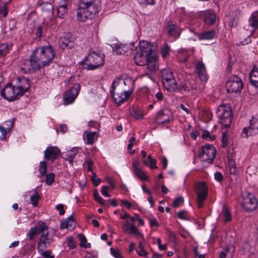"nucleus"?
I'll return each instance as SVG.
<instances>
[{
	"label": "nucleus",
	"mask_w": 258,
	"mask_h": 258,
	"mask_svg": "<svg viewBox=\"0 0 258 258\" xmlns=\"http://www.w3.org/2000/svg\"><path fill=\"white\" fill-rule=\"evenodd\" d=\"M184 202V199L182 197H178L173 202L172 205L174 208H178Z\"/></svg>",
	"instance_id": "nucleus-47"
},
{
	"label": "nucleus",
	"mask_w": 258,
	"mask_h": 258,
	"mask_svg": "<svg viewBox=\"0 0 258 258\" xmlns=\"http://www.w3.org/2000/svg\"><path fill=\"white\" fill-rule=\"evenodd\" d=\"M42 27L41 26H39L37 27L35 31V34L37 37H40L42 35Z\"/></svg>",
	"instance_id": "nucleus-60"
},
{
	"label": "nucleus",
	"mask_w": 258,
	"mask_h": 258,
	"mask_svg": "<svg viewBox=\"0 0 258 258\" xmlns=\"http://www.w3.org/2000/svg\"><path fill=\"white\" fill-rule=\"evenodd\" d=\"M249 25L254 30L258 29V13H253L248 20Z\"/></svg>",
	"instance_id": "nucleus-32"
},
{
	"label": "nucleus",
	"mask_w": 258,
	"mask_h": 258,
	"mask_svg": "<svg viewBox=\"0 0 258 258\" xmlns=\"http://www.w3.org/2000/svg\"><path fill=\"white\" fill-rule=\"evenodd\" d=\"M57 16L60 18H63L68 12V2L66 0L61 2L57 8Z\"/></svg>",
	"instance_id": "nucleus-28"
},
{
	"label": "nucleus",
	"mask_w": 258,
	"mask_h": 258,
	"mask_svg": "<svg viewBox=\"0 0 258 258\" xmlns=\"http://www.w3.org/2000/svg\"><path fill=\"white\" fill-rule=\"evenodd\" d=\"M64 206L62 204L57 205L56 207V209L57 210L59 211V214L60 215H63L65 211L63 210Z\"/></svg>",
	"instance_id": "nucleus-58"
},
{
	"label": "nucleus",
	"mask_w": 258,
	"mask_h": 258,
	"mask_svg": "<svg viewBox=\"0 0 258 258\" xmlns=\"http://www.w3.org/2000/svg\"><path fill=\"white\" fill-rule=\"evenodd\" d=\"M249 79L251 84L258 87V68H254L249 74Z\"/></svg>",
	"instance_id": "nucleus-30"
},
{
	"label": "nucleus",
	"mask_w": 258,
	"mask_h": 258,
	"mask_svg": "<svg viewBox=\"0 0 258 258\" xmlns=\"http://www.w3.org/2000/svg\"><path fill=\"white\" fill-rule=\"evenodd\" d=\"M249 124L248 127H245L243 129L242 136L244 137L247 138L258 133V117H252L249 120Z\"/></svg>",
	"instance_id": "nucleus-11"
},
{
	"label": "nucleus",
	"mask_w": 258,
	"mask_h": 258,
	"mask_svg": "<svg viewBox=\"0 0 258 258\" xmlns=\"http://www.w3.org/2000/svg\"><path fill=\"white\" fill-rule=\"evenodd\" d=\"M153 51L150 47H145L141 45L139 50L138 51L134 56L135 63L139 66H144L145 63L148 58L149 55H151Z\"/></svg>",
	"instance_id": "nucleus-9"
},
{
	"label": "nucleus",
	"mask_w": 258,
	"mask_h": 258,
	"mask_svg": "<svg viewBox=\"0 0 258 258\" xmlns=\"http://www.w3.org/2000/svg\"><path fill=\"white\" fill-rule=\"evenodd\" d=\"M166 29L169 35L174 38H177L179 35V30L177 26L176 22L174 21H168L167 23Z\"/></svg>",
	"instance_id": "nucleus-20"
},
{
	"label": "nucleus",
	"mask_w": 258,
	"mask_h": 258,
	"mask_svg": "<svg viewBox=\"0 0 258 258\" xmlns=\"http://www.w3.org/2000/svg\"><path fill=\"white\" fill-rule=\"evenodd\" d=\"M85 135L86 137L87 144L89 145L93 144L98 137L97 133L95 132H85L84 136Z\"/></svg>",
	"instance_id": "nucleus-29"
},
{
	"label": "nucleus",
	"mask_w": 258,
	"mask_h": 258,
	"mask_svg": "<svg viewBox=\"0 0 258 258\" xmlns=\"http://www.w3.org/2000/svg\"><path fill=\"white\" fill-rule=\"evenodd\" d=\"M216 153V150L213 146L206 145L202 148L199 157L202 162L211 164L215 158Z\"/></svg>",
	"instance_id": "nucleus-6"
},
{
	"label": "nucleus",
	"mask_w": 258,
	"mask_h": 258,
	"mask_svg": "<svg viewBox=\"0 0 258 258\" xmlns=\"http://www.w3.org/2000/svg\"><path fill=\"white\" fill-rule=\"evenodd\" d=\"M48 229L46 223L44 222L39 221L36 225L31 227L27 233V236L30 240H32L34 237L38 233H41Z\"/></svg>",
	"instance_id": "nucleus-13"
},
{
	"label": "nucleus",
	"mask_w": 258,
	"mask_h": 258,
	"mask_svg": "<svg viewBox=\"0 0 258 258\" xmlns=\"http://www.w3.org/2000/svg\"><path fill=\"white\" fill-rule=\"evenodd\" d=\"M20 90L17 86H13L10 84L5 86L1 91V95L9 101L15 100L20 96Z\"/></svg>",
	"instance_id": "nucleus-8"
},
{
	"label": "nucleus",
	"mask_w": 258,
	"mask_h": 258,
	"mask_svg": "<svg viewBox=\"0 0 258 258\" xmlns=\"http://www.w3.org/2000/svg\"><path fill=\"white\" fill-rule=\"evenodd\" d=\"M78 237L80 240V246L84 248H89L91 246L90 243H87V239L83 234H79Z\"/></svg>",
	"instance_id": "nucleus-41"
},
{
	"label": "nucleus",
	"mask_w": 258,
	"mask_h": 258,
	"mask_svg": "<svg viewBox=\"0 0 258 258\" xmlns=\"http://www.w3.org/2000/svg\"><path fill=\"white\" fill-rule=\"evenodd\" d=\"M80 89V86L79 84H75L70 90L66 92L63 95L64 104H70L72 103L76 98Z\"/></svg>",
	"instance_id": "nucleus-12"
},
{
	"label": "nucleus",
	"mask_w": 258,
	"mask_h": 258,
	"mask_svg": "<svg viewBox=\"0 0 258 258\" xmlns=\"http://www.w3.org/2000/svg\"><path fill=\"white\" fill-rule=\"evenodd\" d=\"M199 16L204 17V22L208 25H213L216 18L215 14L209 11H201L199 13Z\"/></svg>",
	"instance_id": "nucleus-21"
},
{
	"label": "nucleus",
	"mask_w": 258,
	"mask_h": 258,
	"mask_svg": "<svg viewBox=\"0 0 258 258\" xmlns=\"http://www.w3.org/2000/svg\"><path fill=\"white\" fill-rule=\"evenodd\" d=\"M40 199V197L36 191H34V194L30 198V202L34 206H36L38 204V202Z\"/></svg>",
	"instance_id": "nucleus-44"
},
{
	"label": "nucleus",
	"mask_w": 258,
	"mask_h": 258,
	"mask_svg": "<svg viewBox=\"0 0 258 258\" xmlns=\"http://www.w3.org/2000/svg\"><path fill=\"white\" fill-rule=\"evenodd\" d=\"M54 180V174L49 173L46 175V183L47 185H51Z\"/></svg>",
	"instance_id": "nucleus-49"
},
{
	"label": "nucleus",
	"mask_w": 258,
	"mask_h": 258,
	"mask_svg": "<svg viewBox=\"0 0 258 258\" xmlns=\"http://www.w3.org/2000/svg\"><path fill=\"white\" fill-rule=\"evenodd\" d=\"M135 174L141 180H147L148 176L138 167V163L136 161L134 162L132 164Z\"/></svg>",
	"instance_id": "nucleus-25"
},
{
	"label": "nucleus",
	"mask_w": 258,
	"mask_h": 258,
	"mask_svg": "<svg viewBox=\"0 0 258 258\" xmlns=\"http://www.w3.org/2000/svg\"><path fill=\"white\" fill-rule=\"evenodd\" d=\"M60 151L55 146H51L47 148L44 151V157L48 160H55L59 156Z\"/></svg>",
	"instance_id": "nucleus-19"
},
{
	"label": "nucleus",
	"mask_w": 258,
	"mask_h": 258,
	"mask_svg": "<svg viewBox=\"0 0 258 258\" xmlns=\"http://www.w3.org/2000/svg\"><path fill=\"white\" fill-rule=\"evenodd\" d=\"M105 62L104 55H101L98 52L95 51L91 52L84 60L81 61L83 68L88 70H94L102 66Z\"/></svg>",
	"instance_id": "nucleus-3"
},
{
	"label": "nucleus",
	"mask_w": 258,
	"mask_h": 258,
	"mask_svg": "<svg viewBox=\"0 0 258 258\" xmlns=\"http://www.w3.org/2000/svg\"><path fill=\"white\" fill-rule=\"evenodd\" d=\"M215 178L218 181H221L223 179V176L220 172H216L214 174Z\"/></svg>",
	"instance_id": "nucleus-56"
},
{
	"label": "nucleus",
	"mask_w": 258,
	"mask_h": 258,
	"mask_svg": "<svg viewBox=\"0 0 258 258\" xmlns=\"http://www.w3.org/2000/svg\"><path fill=\"white\" fill-rule=\"evenodd\" d=\"M169 50L170 48L167 44L163 45L161 50V53L163 58H165L168 56Z\"/></svg>",
	"instance_id": "nucleus-46"
},
{
	"label": "nucleus",
	"mask_w": 258,
	"mask_h": 258,
	"mask_svg": "<svg viewBox=\"0 0 258 258\" xmlns=\"http://www.w3.org/2000/svg\"><path fill=\"white\" fill-rule=\"evenodd\" d=\"M95 0H80L79 6L81 8H86L90 10H97L95 8Z\"/></svg>",
	"instance_id": "nucleus-31"
},
{
	"label": "nucleus",
	"mask_w": 258,
	"mask_h": 258,
	"mask_svg": "<svg viewBox=\"0 0 258 258\" xmlns=\"http://www.w3.org/2000/svg\"><path fill=\"white\" fill-rule=\"evenodd\" d=\"M97 12V10H90L86 8H81L79 6L77 13V19L80 22H85L91 17L92 14H95Z\"/></svg>",
	"instance_id": "nucleus-14"
},
{
	"label": "nucleus",
	"mask_w": 258,
	"mask_h": 258,
	"mask_svg": "<svg viewBox=\"0 0 258 258\" xmlns=\"http://www.w3.org/2000/svg\"><path fill=\"white\" fill-rule=\"evenodd\" d=\"M55 57V52L50 45L39 47L35 49L30 57L28 71L39 70L49 66Z\"/></svg>",
	"instance_id": "nucleus-2"
},
{
	"label": "nucleus",
	"mask_w": 258,
	"mask_h": 258,
	"mask_svg": "<svg viewBox=\"0 0 258 258\" xmlns=\"http://www.w3.org/2000/svg\"><path fill=\"white\" fill-rule=\"evenodd\" d=\"M216 114L219 119V121L223 127H229L232 120L230 108L224 106H220L217 108Z\"/></svg>",
	"instance_id": "nucleus-5"
},
{
	"label": "nucleus",
	"mask_w": 258,
	"mask_h": 258,
	"mask_svg": "<svg viewBox=\"0 0 258 258\" xmlns=\"http://www.w3.org/2000/svg\"><path fill=\"white\" fill-rule=\"evenodd\" d=\"M60 47L63 49H71L74 47V43L67 37H61L59 41Z\"/></svg>",
	"instance_id": "nucleus-27"
},
{
	"label": "nucleus",
	"mask_w": 258,
	"mask_h": 258,
	"mask_svg": "<svg viewBox=\"0 0 258 258\" xmlns=\"http://www.w3.org/2000/svg\"><path fill=\"white\" fill-rule=\"evenodd\" d=\"M78 148H74L72 150L68 151L65 153L64 156H68L70 157L75 158L76 155L78 153Z\"/></svg>",
	"instance_id": "nucleus-48"
},
{
	"label": "nucleus",
	"mask_w": 258,
	"mask_h": 258,
	"mask_svg": "<svg viewBox=\"0 0 258 258\" xmlns=\"http://www.w3.org/2000/svg\"><path fill=\"white\" fill-rule=\"evenodd\" d=\"M196 69L200 80L202 81H207L208 77L204 64L202 62H198L196 64Z\"/></svg>",
	"instance_id": "nucleus-22"
},
{
	"label": "nucleus",
	"mask_w": 258,
	"mask_h": 258,
	"mask_svg": "<svg viewBox=\"0 0 258 258\" xmlns=\"http://www.w3.org/2000/svg\"><path fill=\"white\" fill-rule=\"evenodd\" d=\"M171 116L167 110H160L156 114L155 121L159 124H163L170 121Z\"/></svg>",
	"instance_id": "nucleus-18"
},
{
	"label": "nucleus",
	"mask_w": 258,
	"mask_h": 258,
	"mask_svg": "<svg viewBox=\"0 0 258 258\" xmlns=\"http://www.w3.org/2000/svg\"><path fill=\"white\" fill-rule=\"evenodd\" d=\"M54 0H49V2H47L46 3H43L42 6H44V5H46L47 8V10L48 11H51L53 9V6L51 4L52 3L54 2Z\"/></svg>",
	"instance_id": "nucleus-57"
},
{
	"label": "nucleus",
	"mask_w": 258,
	"mask_h": 258,
	"mask_svg": "<svg viewBox=\"0 0 258 258\" xmlns=\"http://www.w3.org/2000/svg\"><path fill=\"white\" fill-rule=\"evenodd\" d=\"M86 163L87 164V170L89 171H92L93 162L91 160H88L86 161Z\"/></svg>",
	"instance_id": "nucleus-63"
},
{
	"label": "nucleus",
	"mask_w": 258,
	"mask_h": 258,
	"mask_svg": "<svg viewBox=\"0 0 258 258\" xmlns=\"http://www.w3.org/2000/svg\"><path fill=\"white\" fill-rule=\"evenodd\" d=\"M110 251L111 254L115 258H122L121 252L118 249H114L113 248H111Z\"/></svg>",
	"instance_id": "nucleus-52"
},
{
	"label": "nucleus",
	"mask_w": 258,
	"mask_h": 258,
	"mask_svg": "<svg viewBox=\"0 0 258 258\" xmlns=\"http://www.w3.org/2000/svg\"><path fill=\"white\" fill-rule=\"evenodd\" d=\"M46 248H38V252L44 258H54V255L51 254L50 250H44Z\"/></svg>",
	"instance_id": "nucleus-37"
},
{
	"label": "nucleus",
	"mask_w": 258,
	"mask_h": 258,
	"mask_svg": "<svg viewBox=\"0 0 258 258\" xmlns=\"http://www.w3.org/2000/svg\"><path fill=\"white\" fill-rule=\"evenodd\" d=\"M106 180L108 182L110 187L113 188H114V182L113 179L110 177H107L106 178Z\"/></svg>",
	"instance_id": "nucleus-62"
},
{
	"label": "nucleus",
	"mask_w": 258,
	"mask_h": 258,
	"mask_svg": "<svg viewBox=\"0 0 258 258\" xmlns=\"http://www.w3.org/2000/svg\"><path fill=\"white\" fill-rule=\"evenodd\" d=\"M135 80L126 76L124 78H117L112 85L111 94L118 105L122 104L133 93Z\"/></svg>",
	"instance_id": "nucleus-1"
},
{
	"label": "nucleus",
	"mask_w": 258,
	"mask_h": 258,
	"mask_svg": "<svg viewBox=\"0 0 258 258\" xmlns=\"http://www.w3.org/2000/svg\"><path fill=\"white\" fill-rule=\"evenodd\" d=\"M177 216L178 218L182 219V220H188V218H187V212L185 210H182L181 211H179L177 214Z\"/></svg>",
	"instance_id": "nucleus-50"
},
{
	"label": "nucleus",
	"mask_w": 258,
	"mask_h": 258,
	"mask_svg": "<svg viewBox=\"0 0 258 258\" xmlns=\"http://www.w3.org/2000/svg\"><path fill=\"white\" fill-rule=\"evenodd\" d=\"M47 164L44 161H41L40 163L39 171L41 176H44L46 172Z\"/></svg>",
	"instance_id": "nucleus-45"
},
{
	"label": "nucleus",
	"mask_w": 258,
	"mask_h": 258,
	"mask_svg": "<svg viewBox=\"0 0 258 258\" xmlns=\"http://www.w3.org/2000/svg\"><path fill=\"white\" fill-rule=\"evenodd\" d=\"M226 86L227 92L237 94L240 93L243 88V83L240 77L232 75L227 80Z\"/></svg>",
	"instance_id": "nucleus-4"
},
{
	"label": "nucleus",
	"mask_w": 258,
	"mask_h": 258,
	"mask_svg": "<svg viewBox=\"0 0 258 258\" xmlns=\"http://www.w3.org/2000/svg\"><path fill=\"white\" fill-rule=\"evenodd\" d=\"M0 13L3 15L5 17L8 14L7 3H5L4 5L0 8Z\"/></svg>",
	"instance_id": "nucleus-54"
},
{
	"label": "nucleus",
	"mask_w": 258,
	"mask_h": 258,
	"mask_svg": "<svg viewBox=\"0 0 258 258\" xmlns=\"http://www.w3.org/2000/svg\"><path fill=\"white\" fill-rule=\"evenodd\" d=\"M93 196L95 200L102 206H106L104 200L99 196L98 190L95 189L93 191Z\"/></svg>",
	"instance_id": "nucleus-40"
},
{
	"label": "nucleus",
	"mask_w": 258,
	"mask_h": 258,
	"mask_svg": "<svg viewBox=\"0 0 258 258\" xmlns=\"http://www.w3.org/2000/svg\"><path fill=\"white\" fill-rule=\"evenodd\" d=\"M123 48H126V45L123 44L116 45L113 51L117 54H122L126 52V50H123Z\"/></svg>",
	"instance_id": "nucleus-43"
},
{
	"label": "nucleus",
	"mask_w": 258,
	"mask_h": 258,
	"mask_svg": "<svg viewBox=\"0 0 258 258\" xmlns=\"http://www.w3.org/2000/svg\"><path fill=\"white\" fill-rule=\"evenodd\" d=\"M216 36V31L214 30L202 33L199 37L200 40H211Z\"/></svg>",
	"instance_id": "nucleus-33"
},
{
	"label": "nucleus",
	"mask_w": 258,
	"mask_h": 258,
	"mask_svg": "<svg viewBox=\"0 0 258 258\" xmlns=\"http://www.w3.org/2000/svg\"><path fill=\"white\" fill-rule=\"evenodd\" d=\"M222 216L224 217V222H228L232 220V216L228 209L225 206H223V210L221 213Z\"/></svg>",
	"instance_id": "nucleus-36"
},
{
	"label": "nucleus",
	"mask_w": 258,
	"mask_h": 258,
	"mask_svg": "<svg viewBox=\"0 0 258 258\" xmlns=\"http://www.w3.org/2000/svg\"><path fill=\"white\" fill-rule=\"evenodd\" d=\"M242 206L246 212L254 210L257 207V201L254 196L252 194L247 193V195L243 198Z\"/></svg>",
	"instance_id": "nucleus-10"
},
{
	"label": "nucleus",
	"mask_w": 258,
	"mask_h": 258,
	"mask_svg": "<svg viewBox=\"0 0 258 258\" xmlns=\"http://www.w3.org/2000/svg\"><path fill=\"white\" fill-rule=\"evenodd\" d=\"M11 48L8 43L4 42L0 44V57L5 56L9 52Z\"/></svg>",
	"instance_id": "nucleus-34"
},
{
	"label": "nucleus",
	"mask_w": 258,
	"mask_h": 258,
	"mask_svg": "<svg viewBox=\"0 0 258 258\" xmlns=\"http://www.w3.org/2000/svg\"><path fill=\"white\" fill-rule=\"evenodd\" d=\"M67 245L70 249H74L76 247V243L72 237H67Z\"/></svg>",
	"instance_id": "nucleus-53"
},
{
	"label": "nucleus",
	"mask_w": 258,
	"mask_h": 258,
	"mask_svg": "<svg viewBox=\"0 0 258 258\" xmlns=\"http://www.w3.org/2000/svg\"><path fill=\"white\" fill-rule=\"evenodd\" d=\"M109 188V186H103L101 190V194L104 197H109L110 195L108 194L107 191Z\"/></svg>",
	"instance_id": "nucleus-55"
},
{
	"label": "nucleus",
	"mask_w": 258,
	"mask_h": 258,
	"mask_svg": "<svg viewBox=\"0 0 258 258\" xmlns=\"http://www.w3.org/2000/svg\"><path fill=\"white\" fill-rule=\"evenodd\" d=\"M162 82L164 81L170 80L174 78L172 72L168 69H163L162 71Z\"/></svg>",
	"instance_id": "nucleus-35"
},
{
	"label": "nucleus",
	"mask_w": 258,
	"mask_h": 258,
	"mask_svg": "<svg viewBox=\"0 0 258 258\" xmlns=\"http://www.w3.org/2000/svg\"><path fill=\"white\" fill-rule=\"evenodd\" d=\"M222 142L223 147H226L227 144V137L226 133L222 134Z\"/></svg>",
	"instance_id": "nucleus-59"
},
{
	"label": "nucleus",
	"mask_w": 258,
	"mask_h": 258,
	"mask_svg": "<svg viewBox=\"0 0 258 258\" xmlns=\"http://www.w3.org/2000/svg\"><path fill=\"white\" fill-rule=\"evenodd\" d=\"M195 254L198 258H205V255L200 254L198 252V248L197 247H195L194 249Z\"/></svg>",
	"instance_id": "nucleus-64"
},
{
	"label": "nucleus",
	"mask_w": 258,
	"mask_h": 258,
	"mask_svg": "<svg viewBox=\"0 0 258 258\" xmlns=\"http://www.w3.org/2000/svg\"><path fill=\"white\" fill-rule=\"evenodd\" d=\"M238 24V18L237 17H230V20L229 21V24L233 27H236Z\"/></svg>",
	"instance_id": "nucleus-51"
},
{
	"label": "nucleus",
	"mask_w": 258,
	"mask_h": 258,
	"mask_svg": "<svg viewBox=\"0 0 258 258\" xmlns=\"http://www.w3.org/2000/svg\"><path fill=\"white\" fill-rule=\"evenodd\" d=\"M149 222L151 227L155 226L158 227L159 226L157 221L154 218L150 219Z\"/></svg>",
	"instance_id": "nucleus-61"
},
{
	"label": "nucleus",
	"mask_w": 258,
	"mask_h": 258,
	"mask_svg": "<svg viewBox=\"0 0 258 258\" xmlns=\"http://www.w3.org/2000/svg\"><path fill=\"white\" fill-rule=\"evenodd\" d=\"M21 85L17 86L20 90V96H22L23 94L28 91L30 87V83L29 80L27 78H23L21 80Z\"/></svg>",
	"instance_id": "nucleus-26"
},
{
	"label": "nucleus",
	"mask_w": 258,
	"mask_h": 258,
	"mask_svg": "<svg viewBox=\"0 0 258 258\" xmlns=\"http://www.w3.org/2000/svg\"><path fill=\"white\" fill-rule=\"evenodd\" d=\"M228 164L229 167V171L231 174H235L236 172V167L235 163L231 157H228Z\"/></svg>",
	"instance_id": "nucleus-42"
},
{
	"label": "nucleus",
	"mask_w": 258,
	"mask_h": 258,
	"mask_svg": "<svg viewBox=\"0 0 258 258\" xmlns=\"http://www.w3.org/2000/svg\"><path fill=\"white\" fill-rule=\"evenodd\" d=\"M14 119L7 120L0 124V131L2 136H0V139L4 140L9 137L10 131L14 126Z\"/></svg>",
	"instance_id": "nucleus-15"
},
{
	"label": "nucleus",
	"mask_w": 258,
	"mask_h": 258,
	"mask_svg": "<svg viewBox=\"0 0 258 258\" xmlns=\"http://www.w3.org/2000/svg\"><path fill=\"white\" fill-rule=\"evenodd\" d=\"M163 85L167 90L170 92H175L178 90V87L175 78L166 81H164Z\"/></svg>",
	"instance_id": "nucleus-24"
},
{
	"label": "nucleus",
	"mask_w": 258,
	"mask_h": 258,
	"mask_svg": "<svg viewBox=\"0 0 258 258\" xmlns=\"http://www.w3.org/2000/svg\"><path fill=\"white\" fill-rule=\"evenodd\" d=\"M144 66H146L149 72H154L158 69L159 66L157 62V57L153 52L151 55H149Z\"/></svg>",
	"instance_id": "nucleus-17"
},
{
	"label": "nucleus",
	"mask_w": 258,
	"mask_h": 258,
	"mask_svg": "<svg viewBox=\"0 0 258 258\" xmlns=\"http://www.w3.org/2000/svg\"><path fill=\"white\" fill-rule=\"evenodd\" d=\"M53 241V236L49 234L48 232H41V235L38 244V248H47L50 245Z\"/></svg>",
	"instance_id": "nucleus-16"
},
{
	"label": "nucleus",
	"mask_w": 258,
	"mask_h": 258,
	"mask_svg": "<svg viewBox=\"0 0 258 258\" xmlns=\"http://www.w3.org/2000/svg\"><path fill=\"white\" fill-rule=\"evenodd\" d=\"M193 89V86L191 85L189 82L185 81L181 83L179 88H178V90L179 89L181 91L188 92L191 89Z\"/></svg>",
	"instance_id": "nucleus-38"
},
{
	"label": "nucleus",
	"mask_w": 258,
	"mask_h": 258,
	"mask_svg": "<svg viewBox=\"0 0 258 258\" xmlns=\"http://www.w3.org/2000/svg\"><path fill=\"white\" fill-rule=\"evenodd\" d=\"M195 190L197 194L198 207L202 208L208 196V186L204 181L199 182L195 184Z\"/></svg>",
	"instance_id": "nucleus-7"
},
{
	"label": "nucleus",
	"mask_w": 258,
	"mask_h": 258,
	"mask_svg": "<svg viewBox=\"0 0 258 258\" xmlns=\"http://www.w3.org/2000/svg\"><path fill=\"white\" fill-rule=\"evenodd\" d=\"M69 222L75 223L74 220L72 216L69 217L67 220L62 221L61 222L60 228L62 230L68 228L70 227V225L69 224Z\"/></svg>",
	"instance_id": "nucleus-39"
},
{
	"label": "nucleus",
	"mask_w": 258,
	"mask_h": 258,
	"mask_svg": "<svg viewBox=\"0 0 258 258\" xmlns=\"http://www.w3.org/2000/svg\"><path fill=\"white\" fill-rule=\"evenodd\" d=\"M122 228L124 232L127 234H133L137 237L141 236L138 229L134 225H130L128 221L126 222Z\"/></svg>",
	"instance_id": "nucleus-23"
}]
</instances>
